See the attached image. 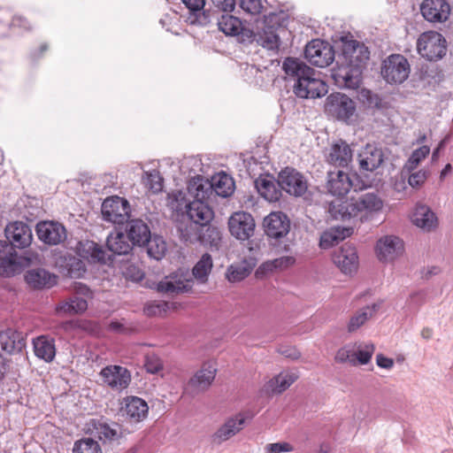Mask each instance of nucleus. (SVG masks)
I'll list each match as a JSON object with an SVG mask.
<instances>
[{
	"label": "nucleus",
	"mask_w": 453,
	"mask_h": 453,
	"mask_svg": "<svg viewBox=\"0 0 453 453\" xmlns=\"http://www.w3.org/2000/svg\"><path fill=\"white\" fill-rule=\"evenodd\" d=\"M218 26L220 31L226 35H237L242 30L241 20L229 14H223L219 19Z\"/></svg>",
	"instance_id": "47"
},
{
	"label": "nucleus",
	"mask_w": 453,
	"mask_h": 453,
	"mask_svg": "<svg viewBox=\"0 0 453 453\" xmlns=\"http://www.w3.org/2000/svg\"><path fill=\"white\" fill-rule=\"evenodd\" d=\"M334 265L345 274H352L357 271L359 260L355 247L344 244L333 257Z\"/></svg>",
	"instance_id": "18"
},
{
	"label": "nucleus",
	"mask_w": 453,
	"mask_h": 453,
	"mask_svg": "<svg viewBox=\"0 0 453 453\" xmlns=\"http://www.w3.org/2000/svg\"><path fill=\"white\" fill-rule=\"evenodd\" d=\"M370 52L363 43L354 40L343 41L342 53L332 70V78L342 88L357 89L362 82V73Z\"/></svg>",
	"instance_id": "1"
},
{
	"label": "nucleus",
	"mask_w": 453,
	"mask_h": 453,
	"mask_svg": "<svg viewBox=\"0 0 453 453\" xmlns=\"http://www.w3.org/2000/svg\"><path fill=\"white\" fill-rule=\"evenodd\" d=\"M263 226L268 238L280 240L289 233L290 219L282 211H273L264 219Z\"/></svg>",
	"instance_id": "16"
},
{
	"label": "nucleus",
	"mask_w": 453,
	"mask_h": 453,
	"mask_svg": "<svg viewBox=\"0 0 453 453\" xmlns=\"http://www.w3.org/2000/svg\"><path fill=\"white\" fill-rule=\"evenodd\" d=\"M147 243V252L148 255L156 259H161L167 250L166 243L165 240L161 236H151L149 238Z\"/></svg>",
	"instance_id": "49"
},
{
	"label": "nucleus",
	"mask_w": 453,
	"mask_h": 453,
	"mask_svg": "<svg viewBox=\"0 0 453 453\" xmlns=\"http://www.w3.org/2000/svg\"><path fill=\"white\" fill-rule=\"evenodd\" d=\"M5 236L9 242L0 241V272L2 275L10 277L30 265L31 258L19 256L14 247L28 246L33 240V234L26 223L15 221L5 227Z\"/></svg>",
	"instance_id": "2"
},
{
	"label": "nucleus",
	"mask_w": 453,
	"mask_h": 453,
	"mask_svg": "<svg viewBox=\"0 0 453 453\" xmlns=\"http://www.w3.org/2000/svg\"><path fill=\"white\" fill-rule=\"evenodd\" d=\"M217 369L212 363H205L188 381V388L194 393L206 390L215 379Z\"/></svg>",
	"instance_id": "25"
},
{
	"label": "nucleus",
	"mask_w": 453,
	"mask_h": 453,
	"mask_svg": "<svg viewBox=\"0 0 453 453\" xmlns=\"http://www.w3.org/2000/svg\"><path fill=\"white\" fill-rule=\"evenodd\" d=\"M305 58L313 65L326 67L334 61V51L328 42L316 39L306 45Z\"/></svg>",
	"instance_id": "11"
},
{
	"label": "nucleus",
	"mask_w": 453,
	"mask_h": 453,
	"mask_svg": "<svg viewBox=\"0 0 453 453\" xmlns=\"http://www.w3.org/2000/svg\"><path fill=\"white\" fill-rule=\"evenodd\" d=\"M38 238L46 244L58 245L66 239L63 225L54 221H42L36 226Z\"/></svg>",
	"instance_id": "19"
},
{
	"label": "nucleus",
	"mask_w": 453,
	"mask_h": 453,
	"mask_svg": "<svg viewBox=\"0 0 453 453\" xmlns=\"http://www.w3.org/2000/svg\"><path fill=\"white\" fill-rule=\"evenodd\" d=\"M130 206L125 198L111 196L106 198L102 204V215L104 220L122 224L129 218Z\"/></svg>",
	"instance_id": "10"
},
{
	"label": "nucleus",
	"mask_w": 453,
	"mask_h": 453,
	"mask_svg": "<svg viewBox=\"0 0 453 453\" xmlns=\"http://www.w3.org/2000/svg\"><path fill=\"white\" fill-rule=\"evenodd\" d=\"M420 12L429 22H444L450 14V6L446 0H423Z\"/></svg>",
	"instance_id": "17"
},
{
	"label": "nucleus",
	"mask_w": 453,
	"mask_h": 453,
	"mask_svg": "<svg viewBox=\"0 0 453 453\" xmlns=\"http://www.w3.org/2000/svg\"><path fill=\"white\" fill-rule=\"evenodd\" d=\"M206 200H192L187 209L188 219L206 226L213 218L211 208L206 203Z\"/></svg>",
	"instance_id": "29"
},
{
	"label": "nucleus",
	"mask_w": 453,
	"mask_h": 453,
	"mask_svg": "<svg viewBox=\"0 0 453 453\" xmlns=\"http://www.w3.org/2000/svg\"><path fill=\"white\" fill-rule=\"evenodd\" d=\"M383 208L382 198L373 192H368L345 201L334 199L329 202L327 212L336 220L354 219L365 222L381 213Z\"/></svg>",
	"instance_id": "3"
},
{
	"label": "nucleus",
	"mask_w": 453,
	"mask_h": 453,
	"mask_svg": "<svg viewBox=\"0 0 453 453\" xmlns=\"http://www.w3.org/2000/svg\"><path fill=\"white\" fill-rule=\"evenodd\" d=\"M255 226L253 217L246 211H236L228 219L229 232L241 241L249 240L254 234Z\"/></svg>",
	"instance_id": "13"
},
{
	"label": "nucleus",
	"mask_w": 453,
	"mask_h": 453,
	"mask_svg": "<svg viewBox=\"0 0 453 453\" xmlns=\"http://www.w3.org/2000/svg\"><path fill=\"white\" fill-rule=\"evenodd\" d=\"M73 453H103L98 441L91 438L77 441L73 446Z\"/></svg>",
	"instance_id": "51"
},
{
	"label": "nucleus",
	"mask_w": 453,
	"mask_h": 453,
	"mask_svg": "<svg viewBox=\"0 0 453 453\" xmlns=\"http://www.w3.org/2000/svg\"><path fill=\"white\" fill-rule=\"evenodd\" d=\"M212 193L215 192L218 196L227 197L233 194L234 189V183L233 179L225 173H219L214 175L211 180Z\"/></svg>",
	"instance_id": "41"
},
{
	"label": "nucleus",
	"mask_w": 453,
	"mask_h": 453,
	"mask_svg": "<svg viewBox=\"0 0 453 453\" xmlns=\"http://www.w3.org/2000/svg\"><path fill=\"white\" fill-rule=\"evenodd\" d=\"M382 150L373 144H366L357 155L359 167L363 171L372 172L383 163Z\"/></svg>",
	"instance_id": "24"
},
{
	"label": "nucleus",
	"mask_w": 453,
	"mask_h": 453,
	"mask_svg": "<svg viewBox=\"0 0 453 453\" xmlns=\"http://www.w3.org/2000/svg\"><path fill=\"white\" fill-rule=\"evenodd\" d=\"M417 50L422 58L429 61H437L446 55L447 42L441 34L426 31L418 36Z\"/></svg>",
	"instance_id": "6"
},
{
	"label": "nucleus",
	"mask_w": 453,
	"mask_h": 453,
	"mask_svg": "<svg viewBox=\"0 0 453 453\" xmlns=\"http://www.w3.org/2000/svg\"><path fill=\"white\" fill-rule=\"evenodd\" d=\"M240 7L247 13L255 15L260 13L263 5L261 0H241Z\"/></svg>",
	"instance_id": "56"
},
{
	"label": "nucleus",
	"mask_w": 453,
	"mask_h": 453,
	"mask_svg": "<svg viewBox=\"0 0 453 453\" xmlns=\"http://www.w3.org/2000/svg\"><path fill=\"white\" fill-rule=\"evenodd\" d=\"M183 4L189 10L188 21L192 25H205L207 17L202 11L204 6V0H182Z\"/></svg>",
	"instance_id": "43"
},
{
	"label": "nucleus",
	"mask_w": 453,
	"mask_h": 453,
	"mask_svg": "<svg viewBox=\"0 0 453 453\" xmlns=\"http://www.w3.org/2000/svg\"><path fill=\"white\" fill-rule=\"evenodd\" d=\"M325 112L338 120L349 121L356 111L354 101L342 93L329 95L325 102Z\"/></svg>",
	"instance_id": "8"
},
{
	"label": "nucleus",
	"mask_w": 453,
	"mask_h": 453,
	"mask_svg": "<svg viewBox=\"0 0 453 453\" xmlns=\"http://www.w3.org/2000/svg\"><path fill=\"white\" fill-rule=\"evenodd\" d=\"M375 350L372 342H355V359L357 365H365L370 363Z\"/></svg>",
	"instance_id": "44"
},
{
	"label": "nucleus",
	"mask_w": 453,
	"mask_h": 453,
	"mask_svg": "<svg viewBox=\"0 0 453 453\" xmlns=\"http://www.w3.org/2000/svg\"><path fill=\"white\" fill-rule=\"evenodd\" d=\"M73 291L77 296H81L82 298H85V299L92 298L91 290L86 285H84L81 282L74 284Z\"/></svg>",
	"instance_id": "62"
},
{
	"label": "nucleus",
	"mask_w": 453,
	"mask_h": 453,
	"mask_svg": "<svg viewBox=\"0 0 453 453\" xmlns=\"http://www.w3.org/2000/svg\"><path fill=\"white\" fill-rule=\"evenodd\" d=\"M440 272H441V269L438 266L427 267L423 272V278L426 280H428L432 276L437 275Z\"/></svg>",
	"instance_id": "64"
},
{
	"label": "nucleus",
	"mask_w": 453,
	"mask_h": 453,
	"mask_svg": "<svg viewBox=\"0 0 453 453\" xmlns=\"http://www.w3.org/2000/svg\"><path fill=\"white\" fill-rule=\"evenodd\" d=\"M144 367L148 372L155 374L163 369V362L157 355H147L145 357Z\"/></svg>",
	"instance_id": "54"
},
{
	"label": "nucleus",
	"mask_w": 453,
	"mask_h": 453,
	"mask_svg": "<svg viewBox=\"0 0 453 453\" xmlns=\"http://www.w3.org/2000/svg\"><path fill=\"white\" fill-rule=\"evenodd\" d=\"M334 360L340 364L349 363V365L356 366L355 342L345 344L340 348L336 351Z\"/></svg>",
	"instance_id": "50"
},
{
	"label": "nucleus",
	"mask_w": 453,
	"mask_h": 453,
	"mask_svg": "<svg viewBox=\"0 0 453 453\" xmlns=\"http://www.w3.org/2000/svg\"><path fill=\"white\" fill-rule=\"evenodd\" d=\"M142 182L153 194H157L163 189V178L157 170L144 171Z\"/></svg>",
	"instance_id": "48"
},
{
	"label": "nucleus",
	"mask_w": 453,
	"mask_h": 453,
	"mask_svg": "<svg viewBox=\"0 0 453 453\" xmlns=\"http://www.w3.org/2000/svg\"><path fill=\"white\" fill-rule=\"evenodd\" d=\"M212 267L211 256L205 253L194 265L192 269L193 278L186 272L178 271L161 280L157 285V289L158 292L167 295L188 292L192 289L195 282L205 284L208 281Z\"/></svg>",
	"instance_id": "5"
},
{
	"label": "nucleus",
	"mask_w": 453,
	"mask_h": 453,
	"mask_svg": "<svg viewBox=\"0 0 453 453\" xmlns=\"http://www.w3.org/2000/svg\"><path fill=\"white\" fill-rule=\"evenodd\" d=\"M278 184L280 189L294 196H303L307 188L304 177L293 168H285L279 173Z\"/></svg>",
	"instance_id": "15"
},
{
	"label": "nucleus",
	"mask_w": 453,
	"mask_h": 453,
	"mask_svg": "<svg viewBox=\"0 0 453 453\" xmlns=\"http://www.w3.org/2000/svg\"><path fill=\"white\" fill-rule=\"evenodd\" d=\"M427 179V172L420 170L411 173L409 176L408 183L412 188H419L422 186Z\"/></svg>",
	"instance_id": "58"
},
{
	"label": "nucleus",
	"mask_w": 453,
	"mask_h": 453,
	"mask_svg": "<svg viewBox=\"0 0 453 453\" xmlns=\"http://www.w3.org/2000/svg\"><path fill=\"white\" fill-rule=\"evenodd\" d=\"M407 302L410 305L414 304L418 307L425 302V294L422 292H414L410 295Z\"/></svg>",
	"instance_id": "63"
},
{
	"label": "nucleus",
	"mask_w": 453,
	"mask_h": 453,
	"mask_svg": "<svg viewBox=\"0 0 453 453\" xmlns=\"http://www.w3.org/2000/svg\"><path fill=\"white\" fill-rule=\"evenodd\" d=\"M167 307V303H158L154 304H150L146 307V313L148 315H161L163 311H165V308Z\"/></svg>",
	"instance_id": "61"
},
{
	"label": "nucleus",
	"mask_w": 453,
	"mask_h": 453,
	"mask_svg": "<svg viewBox=\"0 0 453 453\" xmlns=\"http://www.w3.org/2000/svg\"><path fill=\"white\" fill-rule=\"evenodd\" d=\"M258 42L264 48L275 50L279 47L280 38L273 29L268 28L259 35Z\"/></svg>",
	"instance_id": "53"
},
{
	"label": "nucleus",
	"mask_w": 453,
	"mask_h": 453,
	"mask_svg": "<svg viewBox=\"0 0 453 453\" xmlns=\"http://www.w3.org/2000/svg\"><path fill=\"white\" fill-rule=\"evenodd\" d=\"M282 68L285 73L295 80L294 93L300 98H319L327 93L326 83L312 68L303 61L288 58Z\"/></svg>",
	"instance_id": "4"
},
{
	"label": "nucleus",
	"mask_w": 453,
	"mask_h": 453,
	"mask_svg": "<svg viewBox=\"0 0 453 453\" xmlns=\"http://www.w3.org/2000/svg\"><path fill=\"white\" fill-rule=\"evenodd\" d=\"M257 192L267 201L275 202L281 196V189L279 188L278 180L275 181L271 176L259 177L255 181Z\"/></svg>",
	"instance_id": "35"
},
{
	"label": "nucleus",
	"mask_w": 453,
	"mask_h": 453,
	"mask_svg": "<svg viewBox=\"0 0 453 453\" xmlns=\"http://www.w3.org/2000/svg\"><path fill=\"white\" fill-rule=\"evenodd\" d=\"M148 411L147 403L138 396L125 397L121 403V415L133 422L144 419L148 415Z\"/></svg>",
	"instance_id": "21"
},
{
	"label": "nucleus",
	"mask_w": 453,
	"mask_h": 453,
	"mask_svg": "<svg viewBox=\"0 0 453 453\" xmlns=\"http://www.w3.org/2000/svg\"><path fill=\"white\" fill-rule=\"evenodd\" d=\"M380 308V303H372L357 310L349 319L347 330L354 333L364 326L369 319H372Z\"/></svg>",
	"instance_id": "30"
},
{
	"label": "nucleus",
	"mask_w": 453,
	"mask_h": 453,
	"mask_svg": "<svg viewBox=\"0 0 453 453\" xmlns=\"http://www.w3.org/2000/svg\"><path fill=\"white\" fill-rule=\"evenodd\" d=\"M77 254L83 259L89 262H104L106 260V252L101 246L93 241H81L77 245Z\"/></svg>",
	"instance_id": "33"
},
{
	"label": "nucleus",
	"mask_w": 453,
	"mask_h": 453,
	"mask_svg": "<svg viewBox=\"0 0 453 453\" xmlns=\"http://www.w3.org/2000/svg\"><path fill=\"white\" fill-rule=\"evenodd\" d=\"M375 251L380 262L392 263L403 256L404 244L397 236L385 235L377 241Z\"/></svg>",
	"instance_id": "12"
},
{
	"label": "nucleus",
	"mask_w": 453,
	"mask_h": 453,
	"mask_svg": "<svg viewBox=\"0 0 453 453\" xmlns=\"http://www.w3.org/2000/svg\"><path fill=\"white\" fill-rule=\"evenodd\" d=\"M376 364L380 368L391 370L394 367L395 361L394 359L385 357L382 354H378L376 356Z\"/></svg>",
	"instance_id": "59"
},
{
	"label": "nucleus",
	"mask_w": 453,
	"mask_h": 453,
	"mask_svg": "<svg viewBox=\"0 0 453 453\" xmlns=\"http://www.w3.org/2000/svg\"><path fill=\"white\" fill-rule=\"evenodd\" d=\"M411 222L425 232H432L438 226L439 220L435 212L426 204L418 203L415 206Z\"/></svg>",
	"instance_id": "22"
},
{
	"label": "nucleus",
	"mask_w": 453,
	"mask_h": 453,
	"mask_svg": "<svg viewBox=\"0 0 453 453\" xmlns=\"http://www.w3.org/2000/svg\"><path fill=\"white\" fill-rule=\"evenodd\" d=\"M187 189L193 200H207L212 194L211 180L199 175L188 181Z\"/></svg>",
	"instance_id": "37"
},
{
	"label": "nucleus",
	"mask_w": 453,
	"mask_h": 453,
	"mask_svg": "<svg viewBox=\"0 0 453 453\" xmlns=\"http://www.w3.org/2000/svg\"><path fill=\"white\" fill-rule=\"evenodd\" d=\"M250 255L241 261L230 265L226 272V278L231 283L240 282L246 279L257 265L259 255L258 246L249 248Z\"/></svg>",
	"instance_id": "9"
},
{
	"label": "nucleus",
	"mask_w": 453,
	"mask_h": 453,
	"mask_svg": "<svg viewBox=\"0 0 453 453\" xmlns=\"http://www.w3.org/2000/svg\"><path fill=\"white\" fill-rule=\"evenodd\" d=\"M245 422L246 417L242 413L226 418L212 435L213 441L221 443L229 440L242 430Z\"/></svg>",
	"instance_id": "20"
},
{
	"label": "nucleus",
	"mask_w": 453,
	"mask_h": 453,
	"mask_svg": "<svg viewBox=\"0 0 453 453\" xmlns=\"http://www.w3.org/2000/svg\"><path fill=\"white\" fill-rule=\"evenodd\" d=\"M352 234V228L345 226H334L324 231L319 239L321 249H329Z\"/></svg>",
	"instance_id": "36"
},
{
	"label": "nucleus",
	"mask_w": 453,
	"mask_h": 453,
	"mask_svg": "<svg viewBox=\"0 0 453 453\" xmlns=\"http://www.w3.org/2000/svg\"><path fill=\"white\" fill-rule=\"evenodd\" d=\"M93 426L99 439L111 440L117 436V431L111 428L107 424L94 422Z\"/></svg>",
	"instance_id": "55"
},
{
	"label": "nucleus",
	"mask_w": 453,
	"mask_h": 453,
	"mask_svg": "<svg viewBox=\"0 0 453 453\" xmlns=\"http://www.w3.org/2000/svg\"><path fill=\"white\" fill-rule=\"evenodd\" d=\"M87 309V299L74 296L68 300L59 303L56 307V312L58 315H75L85 312Z\"/></svg>",
	"instance_id": "40"
},
{
	"label": "nucleus",
	"mask_w": 453,
	"mask_h": 453,
	"mask_svg": "<svg viewBox=\"0 0 453 453\" xmlns=\"http://www.w3.org/2000/svg\"><path fill=\"white\" fill-rule=\"evenodd\" d=\"M296 263V257L293 256H283L273 260H268L265 263H263L258 270L257 271V273L263 272V273H270L274 270H285L292 265H294Z\"/></svg>",
	"instance_id": "46"
},
{
	"label": "nucleus",
	"mask_w": 453,
	"mask_h": 453,
	"mask_svg": "<svg viewBox=\"0 0 453 453\" xmlns=\"http://www.w3.org/2000/svg\"><path fill=\"white\" fill-rule=\"evenodd\" d=\"M189 202H192L188 190H173L167 196V205L177 212L183 211L188 208Z\"/></svg>",
	"instance_id": "45"
},
{
	"label": "nucleus",
	"mask_w": 453,
	"mask_h": 453,
	"mask_svg": "<svg viewBox=\"0 0 453 453\" xmlns=\"http://www.w3.org/2000/svg\"><path fill=\"white\" fill-rule=\"evenodd\" d=\"M430 153V148L428 146H421L418 149L412 151L411 157L407 160L404 167L408 171H413L418 165L424 160Z\"/></svg>",
	"instance_id": "52"
},
{
	"label": "nucleus",
	"mask_w": 453,
	"mask_h": 453,
	"mask_svg": "<svg viewBox=\"0 0 453 453\" xmlns=\"http://www.w3.org/2000/svg\"><path fill=\"white\" fill-rule=\"evenodd\" d=\"M410 72V64L401 54H392L382 63L381 75L389 84L403 83L409 77Z\"/></svg>",
	"instance_id": "7"
},
{
	"label": "nucleus",
	"mask_w": 453,
	"mask_h": 453,
	"mask_svg": "<svg viewBox=\"0 0 453 453\" xmlns=\"http://www.w3.org/2000/svg\"><path fill=\"white\" fill-rule=\"evenodd\" d=\"M299 377L298 372L284 370L270 379L265 388L272 394H281L287 390Z\"/></svg>",
	"instance_id": "27"
},
{
	"label": "nucleus",
	"mask_w": 453,
	"mask_h": 453,
	"mask_svg": "<svg viewBox=\"0 0 453 453\" xmlns=\"http://www.w3.org/2000/svg\"><path fill=\"white\" fill-rule=\"evenodd\" d=\"M57 265L60 272L70 278H81L86 272L84 263L72 255L59 257Z\"/></svg>",
	"instance_id": "34"
},
{
	"label": "nucleus",
	"mask_w": 453,
	"mask_h": 453,
	"mask_svg": "<svg viewBox=\"0 0 453 453\" xmlns=\"http://www.w3.org/2000/svg\"><path fill=\"white\" fill-rule=\"evenodd\" d=\"M203 225L188 219L178 225V231L181 240L186 242H196L200 240Z\"/></svg>",
	"instance_id": "42"
},
{
	"label": "nucleus",
	"mask_w": 453,
	"mask_h": 453,
	"mask_svg": "<svg viewBox=\"0 0 453 453\" xmlns=\"http://www.w3.org/2000/svg\"><path fill=\"white\" fill-rule=\"evenodd\" d=\"M352 156L349 145L343 141H340L331 147L327 161L332 165L344 168L348 167L351 162Z\"/></svg>",
	"instance_id": "28"
},
{
	"label": "nucleus",
	"mask_w": 453,
	"mask_h": 453,
	"mask_svg": "<svg viewBox=\"0 0 453 453\" xmlns=\"http://www.w3.org/2000/svg\"><path fill=\"white\" fill-rule=\"evenodd\" d=\"M352 181L348 173L343 170L329 171L327 173L326 188L334 196H343L351 188Z\"/></svg>",
	"instance_id": "23"
},
{
	"label": "nucleus",
	"mask_w": 453,
	"mask_h": 453,
	"mask_svg": "<svg viewBox=\"0 0 453 453\" xmlns=\"http://www.w3.org/2000/svg\"><path fill=\"white\" fill-rule=\"evenodd\" d=\"M267 453H288L294 450V447L286 441L269 443L265 448Z\"/></svg>",
	"instance_id": "57"
},
{
	"label": "nucleus",
	"mask_w": 453,
	"mask_h": 453,
	"mask_svg": "<svg viewBox=\"0 0 453 453\" xmlns=\"http://www.w3.org/2000/svg\"><path fill=\"white\" fill-rule=\"evenodd\" d=\"M27 283L34 288H51L57 283V277L45 269L36 268L27 272Z\"/></svg>",
	"instance_id": "32"
},
{
	"label": "nucleus",
	"mask_w": 453,
	"mask_h": 453,
	"mask_svg": "<svg viewBox=\"0 0 453 453\" xmlns=\"http://www.w3.org/2000/svg\"><path fill=\"white\" fill-rule=\"evenodd\" d=\"M35 355L44 360L51 362L56 356V347L54 339L46 335H41L33 341Z\"/></svg>",
	"instance_id": "38"
},
{
	"label": "nucleus",
	"mask_w": 453,
	"mask_h": 453,
	"mask_svg": "<svg viewBox=\"0 0 453 453\" xmlns=\"http://www.w3.org/2000/svg\"><path fill=\"white\" fill-rule=\"evenodd\" d=\"M26 346L25 337L22 333L12 328H7L0 333V347L9 354H16L22 351Z\"/></svg>",
	"instance_id": "26"
},
{
	"label": "nucleus",
	"mask_w": 453,
	"mask_h": 453,
	"mask_svg": "<svg viewBox=\"0 0 453 453\" xmlns=\"http://www.w3.org/2000/svg\"><path fill=\"white\" fill-rule=\"evenodd\" d=\"M213 4L223 12H232L235 6L234 0H211Z\"/></svg>",
	"instance_id": "60"
},
{
	"label": "nucleus",
	"mask_w": 453,
	"mask_h": 453,
	"mask_svg": "<svg viewBox=\"0 0 453 453\" xmlns=\"http://www.w3.org/2000/svg\"><path fill=\"white\" fill-rule=\"evenodd\" d=\"M126 232L130 242L138 246L145 244L150 237V230L142 219H132L127 222Z\"/></svg>",
	"instance_id": "31"
},
{
	"label": "nucleus",
	"mask_w": 453,
	"mask_h": 453,
	"mask_svg": "<svg viewBox=\"0 0 453 453\" xmlns=\"http://www.w3.org/2000/svg\"><path fill=\"white\" fill-rule=\"evenodd\" d=\"M107 248L110 251L117 255H125L131 251L133 243L123 232L114 231L107 238Z\"/></svg>",
	"instance_id": "39"
},
{
	"label": "nucleus",
	"mask_w": 453,
	"mask_h": 453,
	"mask_svg": "<svg viewBox=\"0 0 453 453\" xmlns=\"http://www.w3.org/2000/svg\"><path fill=\"white\" fill-rule=\"evenodd\" d=\"M103 382L115 391H122L131 382V372L124 366L111 365L103 368L100 372Z\"/></svg>",
	"instance_id": "14"
}]
</instances>
